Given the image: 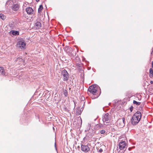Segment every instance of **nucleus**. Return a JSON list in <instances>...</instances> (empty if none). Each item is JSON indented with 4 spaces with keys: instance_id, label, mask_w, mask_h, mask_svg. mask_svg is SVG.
Instances as JSON below:
<instances>
[{
    "instance_id": "obj_20",
    "label": "nucleus",
    "mask_w": 153,
    "mask_h": 153,
    "mask_svg": "<svg viewBox=\"0 0 153 153\" xmlns=\"http://www.w3.org/2000/svg\"><path fill=\"white\" fill-rule=\"evenodd\" d=\"M105 132V131L104 130H102L100 131V133L101 134H104Z\"/></svg>"
},
{
    "instance_id": "obj_7",
    "label": "nucleus",
    "mask_w": 153,
    "mask_h": 153,
    "mask_svg": "<svg viewBox=\"0 0 153 153\" xmlns=\"http://www.w3.org/2000/svg\"><path fill=\"white\" fill-rule=\"evenodd\" d=\"M81 150L83 152H87L90 150V148L88 145H82Z\"/></svg>"
},
{
    "instance_id": "obj_14",
    "label": "nucleus",
    "mask_w": 153,
    "mask_h": 153,
    "mask_svg": "<svg viewBox=\"0 0 153 153\" xmlns=\"http://www.w3.org/2000/svg\"><path fill=\"white\" fill-rule=\"evenodd\" d=\"M10 33H11L13 35H17L19 34V32L18 31L13 30H11L10 32Z\"/></svg>"
},
{
    "instance_id": "obj_29",
    "label": "nucleus",
    "mask_w": 153,
    "mask_h": 153,
    "mask_svg": "<svg viewBox=\"0 0 153 153\" xmlns=\"http://www.w3.org/2000/svg\"><path fill=\"white\" fill-rule=\"evenodd\" d=\"M152 67L153 68V61L152 62Z\"/></svg>"
},
{
    "instance_id": "obj_3",
    "label": "nucleus",
    "mask_w": 153,
    "mask_h": 153,
    "mask_svg": "<svg viewBox=\"0 0 153 153\" xmlns=\"http://www.w3.org/2000/svg\"><path fill=\"white\" fill-rule=\"evenodd\" d=\"M98 87V86L95 85L90 86L88 89V94L91 93L96 95Z\"/></svg>"
},
{
    "instance_id": "obj_2",
    "label": "nucleus",
    "mask_w": 153,
    "mask_h": 153,
    "mask_svg": "<svg viewBox=\"0 0 153 153\" xmlns=\"http://www.w3.org/2000/svg\"><path fill=\"white\" fill-rule=\"evenodd\" d=\"M111 117L108 113H107L104 114L102 117V120L105 125L106 126L110 125Z\"/></svg>"
},
{
    "instance_id": "obj_15",
    "label": "nucleus",
    "mask_w": 153,
    "mask_h": 153,
    "mask_svg": "<svg viewBox=\"0 0 153 153\" xmlns=\"http://www.w3.org/2000/svg\"><path fill=\"white\" fill-rule=\"evenodd\" d=\"M150 76L152 78L153 76V71L152 68H150L149 70Z\"/></svg>"
},
{
    "instance_id": "obj_9",
    "label": "nucleus",
    "mask_w": 153,
    "mask_h": 153,
    "mask_svg": "<svg viewBox=\"0 0 153 153\" xmlns=\"http://www.w3.org/2000/svg\"><path fill=\"white\" fill-rule=\"evenodd\" d=\"M16 2L15 0H10L8 1L6 3V6L8 7L15 3Z\"/></svg>"
},
{
    "instance_id": "obj_28",
    "label": "nucleus",
    "mask_w": 153,
    "mask_h": 153,
    "mask_svg": "<svg viewBox=\"0 0 153 153\" xmlns=\"http://www.w3.org/2000/svg\"><path fill=\"white\" fill-rule=\"evenodd\" d=\"M151 53L152 54H153V50L152 51V52Z\"/></svg>"
},
{
    "instance_id": "obj_6",
    "label": "nucleus",
    "mask_w": 153,
    "mask_h": 153,
    "mask_svg": "<svg viewBox=\"0 0 153 153\" xmlns=\"http://www.w3.org/2000/svg\"><path fill=\"white\" fill-rule=\"evenodd\" d=\"M17 45L18 47L20 48L21 49H23L25 48L26 44L23 41H20L17 43Z\"/></svg>"
},
{
    "instance_id": "obj_8",
    "label": "nucleus",
    "mask_w": 153,
    "mask_h": 153,
    "mask_svg": "<svg viewBox=\"0 0 153 153\" xmlns=\"http://www.w3.org/2000/svg\"><path fill=\"white\" fill-rule=\"evenodd\" d=\"M126 145V143L125 141H122L120 142L119 144V146L120 150L123 149Z\"/></svg>"
},
{
    "instance_id": "obj_23",
    "label": "nucleus",
    "mask_w": 153,
    "mask_h": 153,
    "mask_svg": "<svg viewBox=\"0 0 153 153\" xmlns=\"http://www.w3.org/2000/svg\"><path fill=\"white\" fill-rule=\"evenodd\" d=\"M99 126H100V127H102L103 126V125H102V124H99V125H98Z\"/></svg>"
},
{
    "instance_id": "obj_22",
    "label": "nucleus",
    "mask_w": 153,
    "mask_h": 153,
    "mask_svg": "<svg viewBox=\"0 0 153 153\" xmlns=\"http://www.w3.org/2000/svg\"><path fill=\"white\" fill-rule=\"evenodd\" d=\"M133 107H131L130 108V111H131V112L132 110H133Z\"/></svg>"
},
{
    "instance_id": "obj_1",
    "label": "nucleus",
    "mask_w": 153,
    "mask_h": 153,
    "mask_svg": "<svg viewBox=\"0 0 153 153\" xmlns=\"http://www.w3.org/2000/svg\"><path fill=\"white\" fill-rule=\"evenodd\" d=\"M141 117V112L139 111H137L133 116L131 120V123L134 125H136L140 120Z\"/></svg>"
},
{
    "instance_id": "obj_18",
    "label": "nucleus",
    "mask_w": 153,
    "mask_h": 153,
    "mask_svg": "<svg viewBox=\"0 0 153 153\" xmlns=\"http://www.w3.org/2000/svg\"><path fill=\"white\" fill-rule=\"evenodd\" d=\"M133 103L134 104H136L137 105H139L141 104V102H137L136 101L134 100L133 101Z\"/></svg>"
},
{
    "instance_id": "obj_11",
    "label": "nucleus",
    "mask_w": 153,
    "mask_h": 153,
    "mask_svg": "<svg viewBox=\"0 0 153 153\" xmlns=\"http://www.w3.org/2000/svg\"><path fill=\"white\" fill-rule=\"evenodd\" d=\"M41 26V24L40 22H37L36 23L35 27L36 29H39Z\"/></svg>"
},
{
    "instance_id": "obj_4",
    "label": "nucleus",
    "mask_w": 153,
    "mask_h": 153,
    "mask_svg": "<svg viewBox=\"0 0 153 153\" xmlns=\"http://www.w3.org/2000/svg\"><path fill=\"white\" fill-rule=\"evenodd\" d=\"M61 75L63 81H67L68 80L69 78V74L64 69L62 71Z\"/></svg>"
},
{
    "instance_id": "obj_10",
    "label": "nucleus",
    "mask_w": 153,
    "mask_h": 153,
    "mask_svg": "<svg viewBox=\"0 0 153 153\" xmlns=\"http://www.w3.org/2000/svg\"><path fill=\"white\" fill-rule=\"evenodd\" d=\"M26 11L27 13L29 14H32L34 13L33 10L30 7H27L26 8Z\"/></svg>"
},
{
    "instance_id": "obj_17",
    "label": "nucleus",
    "mask_w": 153,
    "mask_h": 153,
    "mask_svg": "<svg viewBox=\"0 0 153 153\" xmlns=\"http://www.w3.org/2000/svg\"><path fill=\"white\" fill-rule=\"evenodd\" d=\"M43 9V6L42 5H41L39 6V7L38 9V12L39 13L41 12L42 10Z\"/></svg>"
},
{
    "instance_id": "obj_19",
    "label": "nucleus",
    "mask_w": 153,
    "mask_h": 153,
    "mask_svg": "<svg viewBox=\"0 0 153 153\" xmlns=\"http://www.w3.org/2000/svg\"><path fill=\"white\" fill-rule=\"evenodd\" d=\"M64 94L65 97H67L68 96V91L66 90L64 91Z\"/></svg>"
},
{
    "instance_id": "obj_27",
    "label": "nucleus",
    "mask_w": 153,
    "mask_h": 153,
    "mask_svg": "<svg viewBox=\"0 0 153 153\" xmlns=\"http://www.w3.org/2000/svg\"><path fill=\"white\" fill-rule=\"evenodd\" d=\"M55 146L56 149L57 150V149H56V144L55 143Z\"/></svg>"
},
{
    "instance_id": "obj_21",
    "label": "nucleus",
    "mask_w": 153,
    "mask_h": 153,
    "mask_svg": "<svg viewBox=\"0 0 153 153\" xmlns=\"http://www.w3.org/2000/svg\"><path fill=\"white\" fill-rule=\"evenodd\" d=\"M103 151V150L102 149H100L99 150V151H98V152H100V153H101Z\"/></svg>"
},
{
    "instance_id": "obj_5",
    "label": "nucleus",
    "mask_w": 153,
    "mask_h": 153,
    "mask_svg": "<svg viewBox=\"0 0 153 153\" xmlns=\"http://www.w3.org/2000/svg\"><path fill=\"white\" fill-rule=\"evenodd\" d=\"M125 118L124 117L122 119H118L117 122L118 126L120 128L123 127L125 124Z\"/></svg>"
},
{
    "instance_id": "obj_12",
    "label": "nucleus",
    "mask_w": 153,
    "mask_h": 153,
    "mask_svg": "<svg viewBox=\"0 0 153 153\" xmlns=\"http://www.w3.org/2000/svg\"><path fill=\"white\" fill-rule=\"evenodd\" d=\"M5 73L3 67H0V75H5Z\"/></svg>"
},
{
    "instance_id": "obj_30",
    "label": "nucleus",
    "mask_w": 153,
    "mask_h": 153,
    "mask_svg": "<svg viewBox=\"0 0 153 153\" xmlns=\"http://www.w3.org/2000/svg\"><path fill=\"white\" fill-rule=\"evenodd\" d=\"M39 0H36V1L37 2H38Z\"/></svg>"
},
{
    "instance_id": "obj_25",
    "label": "nucleus",
    "mask_w": 153,
    "mask_h": 153,
    "mask_svg": "<svg viewBox=\"0 0 153 153\" xmlns=\"http://www.w3.org/2000/svg\"><path fill=\"white\" fill-rule=\"evenodd\" d=\"M131 149H132V148L130 147V148H128V150L129 151H130Z\"/></svg>"
},
{
    "instance_id": "obj_26",
    "label": "nucleus",
    "mask_w": 153,
    "mask_h": 153,
    "mask_svg": "<svg viewBox=\"0 0 153 153\" xmlns=\"http://www.w3.org/2000/svg\"><path fill=\"white\" fill-rule=\"evenodd\" d=\"M150 82L151 84H153V81H151Z\"/></svg>"
},
{
    "instance_id": "obj_13",
    "label": "nucleus",
    "mask_w": 153,
    "mask_h": 153,
    "mask_svg": "<svg viewBox=\"0 0 153 153\" xmlns=\"http://www.w3.org/2000/svg\"><path fill=\"white\" fill-rule=\"evenodd\" d=\"M19 6L18 4H15L13 5L12 7V9L14 11H16L19 9Z\"/></svg>"
},
{
    "instance_id": "obj_24",
    "label": "nucleus",
    "mask_w": 153,
    "mask_h": 153,
    "mask_svg": "<svg viewBox=\"0 0 153 153\" xmlns=\"http://www.w3.org/2000/svg\"><path fill=\"white\" fill-rule=\"evenodd\" d=\"M69 50L71 51H72V49L71 48H69Z\"/></svg>"
},
{
    "instance_id": "obj_16",
    "label": "nucleus",
    "mask_w": 153,
    "mask_h": 153,
    "mask_svg": "<svg viewBox=\"0 0 153 153\" xmlns=\"http://www.w3.org/2000/svg\"><path fill=\"white\" fill-rule=\"evenodd\" d=\"M6 16L3 14L0 13V18L2 20H4L6 19Z\"/></svg>"
}]
</instances>
